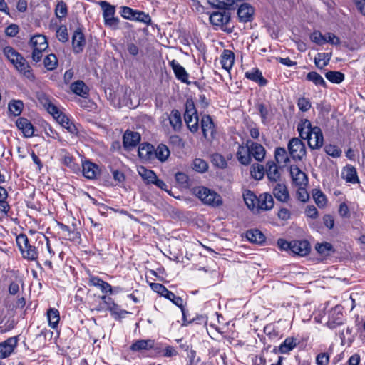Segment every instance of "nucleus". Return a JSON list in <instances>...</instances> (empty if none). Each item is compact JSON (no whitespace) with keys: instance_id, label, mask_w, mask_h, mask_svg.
I'll use <instances>...</instances> for the list:
<instances>
[{"instance_id":"obj_1","label":"nucleus","mask_w":365,"mask_h":365,"mask_svg":"<svg viewBox=\"0 0 365 365\" xmlns=\"http://www.w3.org/2000/svg\"><path fill=\"white\" fill-rule=\"evenodd\" d=\"M297 131L302 138L307 140L310 149L316 150L322 147L324 143L322 131L318 126L313 127L309 120H302L297 125Z\"/></svg>"},{"instance_id":"obj_2","label":"nucleus","mask_w":365,"mask_h":365,"mask_svg":"<svg viewBox=\"0 0 365 365\" xmlns=\"http://www.w3.org/2000/svg\"><path fill=\"white\" fill-rule=\"evenodd\" d=\"M4 53L7 59L14 66L19 72L30 80L34 78L31 67L26 60L11 46H6Z\"/></svg>"},{"instance_id":"obj_3","label":"nucleus","mask_w":365,"mask_h":365,"mask_svg":"<svg viewBox=\"0 0 365 365\" xmlns=\"http://www.w3.org/2000/svg\"><path fill=\"white\" fill-rule=\"evenodd\" d=\"M193 193L205 205L214 207L222 205L221 196L215 191L207 187L203 186L195 187L193 189Z\"/></svg>"},{"instance_id":"obj_4","label":"nucleus","mask_w":365,"mask_h":365,"mask_svg":"<svg viewBox=\"0 0 365 365\" xmlns=\"http://www.w3.org/2000/svg\"><path fill=\"white\" fill-rule=\"evenodd\" d=\"M184 120L187 128L192 133H195L198 130L199 118L195 103L191 99H187L186 101Z\"/></svg>"},{"instance_id":"obj_5","label":"nucleus","mask_w":365,"mask_h":365,"mask_svg":"<svg viewBox=\"0 0 365 365\" xmlns=\"http://www.w3.org/2000/svg\"><path fill=\"white\" fill-rule=\"evenodd\" d=\"M17 246L24 259L36 260L38 258V251L34 246L30 245L25 234H20L16 238Z\"/></svg>"},{"instance_id":"obj_6","label":"nucleus","mask_w":365,"mask_h":365,"mask_svg":"<svg viewBox=\"0 0 365 365\" xmlns=\"http://www.w3.org/2000/svg\"><path fill=\"white\" fill-rule=\"evenodd\" d=\"M29 46L33 49L31 58L37 63L41 60L42 53L48 48V44L45 36L37 34L31 38Z\"/></svg>"},{"instance_id":"obj_7","label":"nucleus","mask_w":365,"mask_h":365,"mask_svg":"<svg viewBox=\"0 0 365 365\" xmlns=\"http://www.w3.org/2000/svg\"><path fill=\"white\" fill-rule=\"evenodd\" d=\"M230 21V13L229 11L223 10L215 11L210 16V21L215 26L220 27L225 31L230 33L232 29H228L227 25Z\"/></svg>"},{"instance_id":"obj_8","label":"nucleus","mask_w":365,"mask_h":365,"mask_svg":"<svg viewBox=\"0 0 365 365\" xmlns=\"http://www.w3.org/2000/svg\"><path fill=\"white\" fill-rule=\"evenodd\" d=\"M287 148L294 160H302L306 156L305 145L297 138H293L289 141Z\"/></svg>"},{"instance_id":"obj_9","label":"nucleus","mask_w":365,"mask_h":365,"mask_svg":"<svg viewBox=\"0 0 365 365\" xmlns=\"http://www.w3.org/2000/svg\"><path fill=\"white\" fill-rule=\"evenodd\" d=\"M345 319L341 306H336L331 309L329 313L327 325L329 328L333 329L344 324Z\"/></svg>"},{"instance_id":"obj_10","label":"nucleus","mask_w":365,"mask_h":365,"mask_svg":"<svg viewBox=\"0 0 365 365\" xmlns=\"http://www.w3.org/2000/svg\"><path fill=\"white\" fill-rule=\"evenodd\" d=\"M17 336L10 337L0 344V359L9 357L17 346Z\"/></svg>"},{"instance_id":"obj_11","label":"nucleus","mask_w":365,"mask_h":365,"mask_svg":"<svg viewBox=\"0 0 365 365\" xmlns=\"http://www.w3.org/2000/svg\"><path fill=\"white\" fill-rule=\"evenodd\" d=\"M246 145L250 149L251 158L253 157L257 161L259 162H261L264 160L266 150L261 144L248 140L246 142Z\"/></svg>"},{"instance_id":"obj_12","label":"nucleus","mask_w":365,"mask_h":365,"mask_svg":"<svg viewBox=\"0 0 365 365\" xmlns=\"http://www.w3.org/2000/svg\"><path fill=\"white\" fill-rule=\"evenodd\" d=\"M170 66H171L178 80L187 85L191 84V82L188 80V73L186 71L185 68L182 66L176 60H172L170 62Z\"/></svg>"},{"instance_id":"obj_13","label":"nucleus","mask_w":365,"mask_h":365,"mask_svg":"<svg viewBox=\"0 0 365 365\" xmlns=\"http://www.w3.org/2000/svg\"><path fill=\"white\" fill-rule=\"evenodd\" d=\"M72 45L73 52L79 53L83 51L86 45V39L82 30L78 28L75 30L72 36Z\"/></svg>"},{"instance_id":"obj_14","label":"nucleus","mask_w":365,"mask_h":365,"mask_svg":"<svg viewBox=\"0 0 365 365\" xmlns=\"http://www.w3.org/2000/svg\"><path fill=\"white\" fill-rule=\"evenodd\" d=\"M254 13V8L247 3L242 4L237 9V16L242 22L252 21Z\"/></svg>"},{"instance_id":"obj_15","label":"nucleus","mask_w":365,"mask_h":365,"mask_svg":"<svg viewBox=\"0 0 365 365\" xmlns=\"http://www.w3.org/2000/svg\"><path fill=\"white\" fill-rule=\"evenodd\" d=\"M140 141V135L138 132L127 130L123 138V146L125 149L135 148Z\"/></svg>"},{"instance_id":"obj_16","label":"nucleus","mask_w":365,"mask_h":365,"mask_svg":"<svg viewBox=\"0 0 365 365\" xmlns=\"http://www.w3.org/2000/svg\"><path fill=\"white\" fill-rule=\"evenodd\" d=\"M310 245L307 240H292L291 252L294 255L304 256L309 253Z\"/></svg>"},{"instance_id":"obj_17","label":"nucleus","mask_w":365,"mask_h":365,"mask_svg":"<svg viewBox=\"0 0 365 365\" xmlns=\"http://www.w3.org/2000/svg\"><path fill=\"white\" fill-rule=\"evenodd\" d=\"M274 199L271 194L264 192L258 196L257 210H270L274 207Z\"/></svg>"},{"instance_id":"obj_18","label":"nucleus","mask_w":365,"mask_h":365,"mask_svg":"<svg viewBox=\"0 0 365 365\" xmlns=\"http://www.w3.org/2000/svg\"><path fill=\"white\" fill-rule=\"evenodd\" d=\"M17 128L22 131L26 138L34 135V128L31 123L25 118H19L16 122Z\"/></svg>"},{"instance_id":"obj_19","label":"nucleus","mask_w":365,"mask_h":365,"mask_svg":"<svg viewBox=\"0 0 365 365\" xmlns=\"http://www.w3.org/2000/svg\"><path fill=\"white\" fill-rule=\"evenodd\" d=\"M237 160L243 165H248L251 163L252 158L248 146L247 145H239L236 153Z\"/></svg>"},{"instance_id":"obj_20","label":"nucleus","mask_w":365,"mask_h":365,"mask_svg":"<svg viewBox=\"0 0 365 365\" xmlns=\"http://www.w3.org/2000/svg\"><path fill=\"white\" fill-rule=\"evenodd\" d=\"M273 195L277 200L282 202H287L289 199L288 189L283 183L276 184L273 188Z\"/></svg>"},{"instance_id":"obj_21","label":"nucleus","mask_w":365,"mask_h":365,"mask_svg":"<svg viewBox=\"0 0 365 365\" xmlns=\"http://www.w3.org/2000/svg\"><path fill=\"white\" fill-rule=\"evenodd\" d=\"M290 175L293 181L298 185H306L308 181V178L305 173L302 172L296 165H292L290 167Z\"/></svg>"},{"instance_id":"obj_22","label":"nucleus","mask_w":365,"mask_h":365,"mask_svg":"<svg viewBox=\"0 0 365 365\" xmlns=\"http://www.w3.org/2000/svg\"><path fill=\"white\" fill-rule=\"evenodd\" d=\"M154 147L147 143L140 145L138 148L139 157L145 160H151L154 159Z\"/></svg>"},{"instance_id":"obj_23","label":"nucleus","mask_w":365,"mask_h":365,"mask_svg":"<svg viewBox=\"0 0 365 365\" xmlns=\"http://www.w3.org/2000/svg\"><path fill=\"white\" fill-rule=\"evenodd\" d=\"M234 61H235L234 53L230 50H227V49L224 50L221 55V59H220V63L222 64V67L228 71L232 68Z\"/></svg>"},{"instance_id":"obj_24","label":"nucleus","mask_w":365,"mask_h":365,"mask_svg":"<svg viewBox=\"0 0 365 365\" xmlns=\"http://www.w3.org/2000/svg\"><path fill=\"white\" fill-rule=\"evenodd\" d=\"M169 123L173 130L178 132L181 130L182 120L181 113L178 110H173L169 116Z\"/></svg>"},{"instance_id":"obj_25","label":"nucleus","mask_w":365,"mask_h":365,"mask_svg":"<svg viewBox=\"0 0 365 365\" xmlns=\"http://www.w3.org/2000/svg\"><path fill=\"white\" fill-rule=\"evenodd\" d=\"M245 76L249 80L257 83L261 86H264L267 83V81L263 77L262 72L258 68H253L247 71Z\"/></svg>"},{"instance_id":"obj_26","label":"nucleus","mask_w":365,"mask_h":365,"mask_svg":"<svg viewBox=\"0 0 365 365\" xmlns=\"http://www.w3.org/2000/svg\"><path fill=\"white\" fill-rule=\"evenodd\" d=\"M71 90L76 95L82 97L87 98L88 96L89 89L88 87L83 81H77L71 85Z\"/></svg>"},{"instance_id":"obj_27","label":"nucleus","mask_w":365,"mask_h":365,"mask_svg":"<svg viewBox=\"0 0 365 365\" xmlns=\"http://www.w3.org/2000/svg\"><path fill=\"white\" fill-rule=\"evenodd\" d=\"M56 121L65 129L68 130V133L73 135H77L78 129L76 126L70 120L68 116H66L64 113L61 115H58V118Z\"/></svg>"},{"instance_id":"obj_28","label":"nucleus","mask_w":365,"mask_h":365,"mask_svg":"<svg viewBox=\"0 0 365 365\" xmlns=\"http://www.w3.org/2000/svg\"><path fill=\"white\" fill-rule=\"evenodd\" d=\"M201 128L203 135L207 138L208 135H212L214 130V123L210 115H204L201 119Z\"/></svg>"},{"instance_id":"obj_29","label":"nucleus","mask_w":365,"mask_h":365,"mask_svg":"<svg viewBox=\"0 0 365 365\" xmlns=\"http://www.w3.org/2000/svg\"><path fill=\"white\" fill-rule=\"evenodd\" d=\"M266 174L268 179L272 182H277L280 178L277 165L273 161H269L267 163Z\"/></svg>"},{"instance_id":"obj_30","label":"nucleus","mask_w":365,"mask_h":365,"mask_svg":"<svg viewBox=\"0 0 365 365\" xmlns=\"http://www.w3.org/2000/svg\"><path fill=\"white\" fill-rule=\"evenodd\" d=\"M46 315L49 327L53 329H56L60 321L59 311L56 308H49Z\"/></svg>"},{"instance_id":"obj_31","label":"nucleus","mask_w":365,"mask_h":365,"mask_svg":"<svg viewBox=\"0 0 365 365\" xmlns=\"http://www.w3.org/2000/svg\"><path fill=\"white\" fill-rule=\"evenodd\" d=\"M83 175L88 179H94L98 173V166L91 162L83 163Z\"/></svg>"},{"instance_id":"obj_32","label":"nucleus","mask_w":365,"mask_h":365,"mask_svg":"<svg viewBox=\"0 0 365 365\" xmlns=\"http://www.w3.org/2000/svg\"><path fill=\"white\" fill-rule=\"evenodd\" d=\"M154 346V342L153 340L140 339L137 340L130 346V350L133 351H139L142 350H149L153 349Z\"/></svg>"},{"instance_id":"obj_33","label":"nucleus","mask_w":365,"mask_h":365,"mask_svg":"<svg viewBox=\"0 0 365 365\" xmlns=\"http://www.w3.org/2000/svg\"><path fill=\"white\" fill-rule=\"evenodd\" d=\"M246 238L251 242L262 244L265 240V236L259 230H250L246 232Z\"/></svg>"},{"instance_id":"obj_34","label":"nucleus","mask_w":365,"mask_h":365,"mask_svg":"<svg viewBox=\"0 0 365 365\" xmlns=\"http://www.w3.org/2000/svg\"><path fill=\"white\" fill-rule=\"evenodd\" d=\"M342 177L346 182L356 183L359 182L356 170L353 166L349 165L344 168Z\"/></svg>"},{"instance_id":"obj_35","label":"nucleus","mask_w":365,"mask_h":365,"mask_svg":"<svg viewBox=\"0 0 365 365\" xmlns=\"http://www.w3.org/2000/svg\"><path fill=\"white\" fill-rule=\"evenodd\" d=\"M244 201L247 207L254 210L257 209L258 203V197H257L252 191L246 190L243 194Z\"/></svg>"},{"instance_id":"obj_36","label":"nucleus","mask_w":365,"mask_h":365,"mask_svg":"<svg viewBox=\"0 0 365 365\" xmlns=\"http://www.w3.org/2000/svg\"><path fill=\"white\" fill-rule=\"evenodd\" d=\"M297 339L293 337H287L279 346V351L281 354H289L297 346Z\"/></svg>"},{"instance_id":"obj_37","label":"nucleus","mask_w":365,"mask_h":365,"mask_svg":"<svg viewBox=\"0 0 365 365\" xmlns=\"http://www.w3.org/2000/svg\"><path fill=\"white\" fill-rule=\"evenodd\" d=\"M306 79L308 81L312 82L317 86L327 88L326 81L324 80L323 77L316 71H311L308 73L306 76Z\"/></svg>"},{"instance_id":"obj_38","label":"nucleus","mask_w":365,"mask_h":365,"mask_svg":"<svg viewBox=\"0 0 365 365\" xmlns=\"http://www.w3.org/2000/svg\"><path fill=\"white\" fill-rule=\"evenodd\" d=\"M170 150L164 144H160L155 150H154V158L156 157L160 161L164 162L170 156Z\"/></svg>"},{"instance_id":"obj_39","label":"nucleus","mask_w":365,"mask_h":365,"mask_svg":"<svg viewBox=\"0 0 365 365\" xmlns=\"http://www.w3.org/2000/svg\"><path fill=\"white\" fill-rule=\"evenodd\" d=\"M138 173L146 184H153L157 178L156 174L153 170L146 169L144 167H141L139 169Z\"/></svg>"},{"instance_id":"obj_40","label":"nucleus","mask_w":365,"mask_h":365,"mask_svg":"<svg viewBox=\"0 0 365 365\" xmlns=\"http://www.w3.org/2000/svg\"><path fill=\"white\" fill-rule=\"evenodd\" d=\"M316 250L322 256H329L334 252V247L329 242L318 243L315 246Z\"/></svg>"},{"instance_id":"obj_41","label":"nucleus","mask_w":365,"mask_h":365,"mask_svg":"<svg viewBox=\"0 0 365 365\" xmlns=\"http://www.w3.org/2000/svg\"><path fill=\"white\" fill-rule=\"evenodd\" d=\"M165 298L170 300L174 304L180 308L183 315V319L185 320V309L183 306V299L180 297L176 296L170 291L168 292Z\"/></svg>"},{"instance_id":"obj_42","label":"nucleus","mask_w":365,"mask_h":365,"mask_svg":"<svg viewBox=\"0 0 365 365\" xmlns=\"http://www.w3.org/2000/svg\"><path fill=\"white\" fill-rule=\"evenodd\" d=\"M99 4L103 11V17L104 20L114 16L115 12L114 6H112L108 2L104 1H100Z\"/></svg>"},{"instance_id":"obj_43","label":"nucleus","mask_w":365,"mask_h":365,"mask_svg":"<svg viewBox=\"0 0 365 365\" xmlns=\"http://www.w3.org/2000/svg\"><path fill=\"white\" fill-rule=\"evenodd\" d=\"M327 80L333 83L339 84L344 80V74L340 71H330L325 73Z\"/></svg>"},{"instance_id":"obj_44","label":"nucleus","mask_w":365,"mask_h":365,"mask_svg":"<svg viewBox=\"0 0 365 365\" xmlns=\"http://www.w3.org/2000/svg\"><path fill=\"white\" fill-rule=\"evenodd\" d=\"M274 158L278 163L287 164L289 162V158L287 150L285 148L282 147H278L276 148L274 151Z\"/></svg>"},{"instance_id":"obj_45","label":"nucleus","mask_w":365,"mask_h":365,"mask_svg":"<svg viewBox=\"0 0 365 365\" xmlns=\"http://www.w3.org/2000/svg\"><path fill=\"white\" fill-rule=\"evenodd\" d=\"M23 108L24 103L20 100H13L9 103V111L15 116L21 113Z\"/></svg>"},{"instance_id":"obj_46","label":"nucleus","mask_w":365,"mask_h":365,"mask_svg":"<svg viewBox=\"0 0 365 365\" xmlns=\"http://www.w3.org/2000/svg\"><path fill=\"white\" fill-rule=\"evenodd\" d=\"M329 60L330 57L327 53H319L314 58V63L318 68L322 69L324 66L328 65Z\"/></svg>"},{"instance_id":"obj_47","label":"nucleus","mask_w":365,"mask_h":365,"mask_svg":"<svg viewBox=\"0 0 365 365\" xmlns=\"http://www.w3.org/2000/svg\"><path fill=\"white\" fill-rule=\"evenodd\" d=\"M106 306L107 309H108L112 314L120 317L123 314H127L125 310H121L120 309V307L114 302L111 297L109 301L106 302Z\"/></svg>"},{"instance_id":"obj_48","label":"nucleus","mask_w":365,"mask_h":365,"mask_svg":"<svg viewBox=\"0 0 365 365\" xmlns=\"http://www.w3.org/2000/svg\"><path fill=\"white\" fill-rule=\"evenodd\" d=\"M45 68L48 71L54 70L58 65V59L55 54L51 53L46 56L43 60Z\"/></svg>"},{"instance_id":"obj_49","label":"nucleus","mask_w":365,"mask_h":365,"mask_svg":"<svg viewBox=\"0 0 365 365\" xmlns=\"http://www.w3.org/2000/svg\"><path fill=\"white\" fill-rule=\"evenodd\" d=\"M250 173L255 180H261L264 175V168L262 165L253 164L251 167Z\"/></svg>"},{"instance_id":"obj_50","label":"nucleus","mask_w":365,"mask_h":365,"mask_svg":"<svg viewBox=\"0 0 365 365\" xmlns=\"http://www.w3.org/2000/svg\"><path fill=\"white\" fill-rule=\"evenodd\" d=\"M192 168L199 173H204L208 168L207 162L201 158H196L193 161Z\"/></svg>"},{"instance_id":"obj_51","label":"nucleus","mask_w":365,"mask_h":365,"mask_svg":"<svg viewBox=\"0 0 365 365\" xmlns=\"http://www.w3.org/2000/svg\"><path fill=\"white\" fill-rule=\"evenodd\" d=\"M324 150L327 155L334 158H338L341 154V150L336 145L331 144L326 145Z\"/></svg>"},{"instance_id":"obj_52","label":"nucleus","mask_w":365,"mask_h":365,"mask_svg":"<svg viewBox=\"0 0 365 365\" xmlns=\"http://www.w3.org/2000/svg\"><path fill=\"white\" fill-rule=\"evenodd\" d=\"M68 9L67 6L65 2L63 1H59L55 9V13L58 19H61L63 17H65L67 14Z\"/></svg>"},{"instance_id":"obj_53","label":"nucleus","mask_w":365,"mask_h":365,"mask_svg":"<svg viewBox=\"0 0 365 365\" xmlns=\"http://www.w3.org/2000/svg\"><path fill=\"white\" fill-rule=\"evenodd\" d=\"M133 21H137L148 25L151 22V18L148 14L137 11Z\"/></svg>"},{"instance_id":"obj_54","label":"nucleus","mask_w":365,"mask_h":365,"mask_svg":"<svg viewBox=\"0 0 365 365\" xmlns=\"http://www.w3.org/2000/svg\"><path fill=\"white\" fill-rule=\"evenodd\" d=\"M56 36L61 42H66L68 40V30L66 26H60L56 31Z\"/></svg>"},{"instance_id":"obj_55","label":"nucleus","mask_w":365,"mask_h":365,"mask_svg":"<svg viewBox=\"0 0 365 365\" xmlns=\"http://www.w3.org/2000/svg\"><path fill=\"white\" fill-rule=\"evenodd\" d=\"M217 4L215 6L217 9L228 11L229 9H234L235 1L234 0H222L217 1Z\"/></svg>"},{"instance_id":"obj_56","label":"nucleus","mask_w":365,"mask_h":365,"mask_svg":"<svg viewBox=\"0 0 365 365\" xmlns=\"http://www.w3.org/2000/svg\"><path fill=\"white\" fill-rule=\"evenodd\" d=\"M310 39L317 45H323L326 43L325 36L322 35L319 31H314L311 34Z\"/></svg>"},{"instance_id":"obj_57","label":"nucleus","mask_w":365,"mask_h":365,"mask_svg":"<svg viewBox=\"0 0 365 365\" xmlns=\"http://www.w3.org/2000/svg\"><path fill=\"white\" fill-rule=\"evenodd\" d=\"M297 106L299 109L302 112H307L311 108L310 101L305 97H301L297 101Z\"/></svg>"},{"instance_id":"obj_58","label":"nucleus","mask_w":365,"mask_h":365,"mask_svg":"<svg viewBox=\"0 0 365 365\" xmlns=\"http://www.w3.org/2000/svg\"><path fill=\"white\" fill-rule=\"evenodd\" d=\"M136 11V10H134L128 6L120 7V14L122 17H123L125 19L133 20Z\"/></svg>"},{"instance_id":"obj_59","label":"nucleus","mask_w":365,"mask_h":365,"mask_svg":"<svg viewBox=\"0 0 365 365\" xmlns=\"http://www.w3.org/2000/svg\"><path fill=\"white\" fill-rule=\"evenodd\" d=\"M150 287L154 292L164 297H166L169 292V290L164 285L159 283H152Z\"/></svg>"},{"instance_id":"obj_60","label":"nucleus","mask_w":365,"mask_h":365,"mask_svg":"<svg viewBox=\"0 0 365 365\" xmlns=\"http://www.w3.org/2000/svg\"><path fill=\"white\" fill-rule=\"evenodd\" d=\"M314 199L316 204L319 207H323L327 203V198L325 195L321 191H317L314 194Z\"/></svg>"},{"instance_id":"obj_61","label":"nucleus","mask_w":365,"mask_h":365,"mask_svg":"<svg viewBox=\"0 0 365 365\" xmlns=\"http://www.w3.org/2000/svg\"><path fill=\"white\" fill-rule=\"evenodd\" d=\"M330 355L328 353L323 352L319 354L316 357L317 365H328Z\"/></svg>"},{"instance_id":"obj_62","label":"nucleus","mask_w":365,"mask_h":365,"mask_svg":"<svg viewBox=\"0 0 365 365\" xmlns=\"http://www.w3.org/2000/svg\"><path fill=\"white\" fill-rule=\"evenodd\" d=\"M46 108L48 112L51 114L56 120L58 118V115H61L63 114V113L51 102L48 103Z\"/></svg>"},{"instance_id":"obj_63","label":"nucleus","mask_w":365,"mask_h":365,"mask_svg":"<svg viewBox=\"0 0 365 365\" xmlns=\"http://www.w3.org/2000/svg\"><path fill=\"white\" fill-rule=\"evenodd\" d=\"M258 110L259 112L262 123L266 124L267 116L269 115L267 108L264 104H259L258 105Z\"/></svg>"},{"instance_id":"obj_64","label":"nucleus","mask_w":365,"mask_h":365,"mask_svg":"<svg viewBox=\"0 0 365 365\" xmlns=\"http://www.w3.org/2000/svg\"><path fill=\"white\" fill-rule=\"evenodd\" d=\"M213 163L220 168H225L227 165L226 160L221 155L215 154L212 157Z\"/></svg>"}]
</instances>
